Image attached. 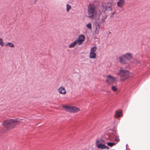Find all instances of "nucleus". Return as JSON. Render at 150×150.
<instances>
[{
    "mask_svg": "<svg viewBox=\"0 0 150 150\" xmlns=\"http://www.w3.org/2000/svg\"><path fill=\"white\" fill-rule=\"evenodd\" d=\"M98 16L97 17V19L98 20L97 22L100 24L104 23L107 18L106 14L108 12L112 10L111 3L108 2H101L98 8Z\"/></svg>",
    "mask_w": 150,
    "mask_h": 150,
    "instance_id": "obj_1",
    "label": "nucleus"
},
{
    "mask_svg": "<svg viewBox=\"0 0 150 150\" xmlns=\"http://www.w3.org/2000/svg\"><path fill=\"white\" fill-rule=\"evenodd\" d=\"M87 10L88 18L91 19H94L97 13L96 6L93 3L90 4Z\"/></svg>",
    "mask_w": 150,
    "mask_h": 150,
    "instance_id": "obj_2",
    "label": "nucleus"
},
{
    "mask_svg": "<svg viewBox=\"0 0 150 150\" xmlns=\"http://www.w3.org/2000/svg\"><path fill=\"white\" fill-rule=\"evenodd\" d=\"M19 120L18 119H8L4 122L3 125L6 128L11 129L17 125V122L19 121Z\"/></svg>",
    "mask_w": 150,
    "mask_h": 150,
    "instance_id": "obj_3",
    "label": "nucleus"
},
{
    "mask_svg": "<svg viewBox=\"0 0 150 150\" xmlns=\"http://www.w3.org/2000/svg\"><path fill=\"white\" fill-rule=\"evenodd\" d=\"M116 74L120 77L121 81H124L127 79L129 76V71L126 69L121 68L119 72Z\"/></svg>",
    "mask_w": 150,
    "mask_h": 150,
    "instance_id": "obj_4",
    "label": "nucleus"
},
{
    "mask_svg": "<svg viewBox=\"0 0 150 150\" xmlns=\"http://www.w3.org/2000/svg\"><path fill=\"white\" fill-rule=\"evenodd\" d=\"M107 136L108 137H106V140L110 139L111 140L114 138L115 141L117 142L120 141L119 136L116 133V132L113 130H110V134L107 135Z\"/></svg>",
    "mask_w": 150,
    "mask_h": 150,
    "instance_id": "obj_5",
    "label": "nucleus"
},
{
    "mask_svg": "<svg viewBox=\"0 0 150 150\" xmlns=\"http://www.w3.org/2000/svg\"><path fill=\"white\" fill-rule=\"evenodd\" d=\"M106 137H108L107 135H105L104 137H102V139H98L96 140V144L98 148L101 149L102 146L105 144V141L107 140Z\"/></svg>",
    "mask_w": 150,
    "mask_h": 150,
    "instance_id": "obj_6",
    "label": "nucleus"
},
{
    "mask_svg": "<svg viewBox=\"0 0 150 150\" xmlns=\"http://www.w3.org/2000/svg\"><path fill=\"white\" fill-rule=\"evenodd\" d=\"M62 107L66 111L70 112L76 113L80 110L79 108L76 107H70L64 105H62Z\"/></svg>",
    "mask_w": 150,
    "mask_h": 150,
    "instance_id": "obj_7",
    "label": "nucleus"
},
{
    "mask_svg": "<svg viewBox=\"0 0 150 150\" xmlns=\"http://www.w3.org/2000/svg\"><path fill=\"white\" fill-rule=\"evenodd\" d=\"M106 78V83L108 84L115 83L116 81L115 78L110 75H108Z\"/></svg>",
    "mask_w": 150,
    "mask_h": 150,
    "instance_id": "obj_8",
    "label": "nucleus"
},
{
    "mask_svg": "<svg viewBox=\"0 0 150 150\" xmlns=\"http://www.w3.org/2000/svg\"><path fill=\"white\" fill-rule=\"evenodd\" d=\"M97 47L94 46L91 48L89 55L90 58H91L94 59L96 58V54L95 52L96 51Z\"/></svg>",
    "mask_w": 150,
    "mask_h": 150,
    "instance_id": "obj_9",
    "label": "nucleus"
},
{
    "mask_svg": "<svg viewBox=\"0 0 150 150\" xmlns=\"http://www.w3.org/2000/svg\"><path fill=\"white\" fill-rule=\"evenodd\" d=\"M100 27V24L96 22L94 24L95 32L98 35L99 33V30Z\"/></svg>",
    "mask_w": 150,
    "mask_h": 150,
    "instance_id": "obj_10",
    "label": "nucleus"
},
{
    "mask_svg": "<svg viewBox=\"0 0 150 150\" xmlns=\"http://www.w3.org/2000/svg\"><path fill=\"white\" fill-rule=\"evenodd\" d=\"M122 56L125 57L128 60H130V59H132V54L129 52L123 55Z\"/></svg>",
    "mask_w": 150,
    "mask_h": 150,
    "instance_id": "obj_11",
    "label": "nucleus"
},
{
    "mask_svg": "<svg viewBox=\"0 0 150 150\" xmlns=\"http://www.w3.org/2000/svg\"><path fill=\"white\" fill-rule=\"evenodd\" d=\"M85 38L83 35H81L79 36V38L77 39L78 41L79 42V45H81L82 42L84 41Z\"/></svg>",
    "mask_w": 150,
    "mask_h": 150,
    "instance_id": "obj_12",
    "label": "nucleus"
},
{
    "mask_svg": "<svg viewBox=\"0 0 150 150\" xmlns=\"http://www.w3.org/2000/svg\"><path fill=\"white\" fill-rule=\"evenodd\" d=\"M59 92L62 94H64L66 92V90L63 87H61L58 89Z\"/></svg>",
    "mask_w": 150,
    "mask_h": 150,
    "instance_id": "obj_13",
    "label": "nucleus"
},
{
    "mask_svg": "<svg viewBox=\"0 0 150 150\" xmlns=\"http://www.w3.org/2000/svg\"><path fill=\"white\" fill-rule=\"evenodd\" d=\"M125 1L124 0H119V1L117 2L118 7L122 8L124 5Z\"/></svg>",
    "mask_w": 150,
    "mask_h": 150,
    "instance_id": "obj_14",
    "label": "nucleus"
},
{
    "mask_svg": "<svg viewBox=\"0 0 150 150\" xmlns=\"http://www.w3.org/2000/svg\"><path fill=\"white\" fill-rule=\"evenodd\" d=\"M119 61L122 64H125L127 63L126 61L122 57H119Z\"/></svg>",
    "mask_w": 150,
    "mask_h": 150,
    "instance_id": "obj_15",
    "label": "nucleus"
},
{
    "mask_svg": "<svg viewBox=\"0 0 150 150\" xmlns=\"http://www.w3.org/2000/svg\"><path fill=\"white\" fill-rule=\"evenodd\" d=\"M115 115L118 117H120L122 115V113L121 111H116L115 114Z\"/></svg>",
    "mask_w": 150,
    "mask_h": 150,
    "instance_id": "obj_16",
    "label": "nucleus"
},
{
    "mask_svg": "<svg viewBox=\"0 0 150 150\" xmlns=\"http://www.w3.org/2000/svg\"><path fill=\"white\" fill-rule=\"evenodd\" d=\"M116 143H115L114 142H107V144L108 146L110 147H112Z\"/></svg>",
    "mask_w": 150,
    "mask_h": 150,
    "instance_id": "obj_17",
    "label": "nucleus"
},
{
    "mask_svg": "<svg viewBox=\"0 0 150 150\" xmlns=\"http://www.w3.org/2000/svg\"><path fill=\"white\" fill-rule=\"evenodd\" d=\"M86 27L89 29L92 30V26L91 23H88L86 25Z\"/></svg>",
    "mask_w": 150,
    "mask_h": 150,
    "instance_id": "obj_18",
    "label": "nucleus"
},
{
    "mask_svg": "<svg viewBox=\"0 0 150 150\" xmlns=\"http://www.w3.org/2000/svg\"><path fill=\"white\" fill-rule=\"evenodd\" d=\"M8 45L10 47H14V45L11 42H8L6 45V46H7Z\"/></svg>",
    "mask_w": 150,
    "mask_h": 150,
    "instance_id": "obj_19",
    "label": "nucleus"
},
{
    "mask_svg": "<svg viewBox=\"0 0 150 150\" xmlns=\"http://www.w3.org/2000/svg\"><path fill=\"white\" fill-rule=\"evenodd\" d=\"M67 6V12H68L69 11V10L71 8V6L69 5L68 4H67L66 5Z\"/></svg>",
    "mask_w": 150,
    "mask_h": 150,
    "instance_id": "obj_20",
    "label": "nucleus"
},
{
    "mask_svg": "<svg viewBox=\"0 0 150 150\" xmlns=\"http://www.w3.org/2000/svg\"><path fill=\"white\" fill-rule=\"evenodd\" d=\"M0 45L1 46H3L5 45V44L3 42L2 39L1 38H0Z\"/></svg>",
    "mask_w": 150,
    "mask_h": 150,
    "instance_id": "obj_21",
    "label": "nucleus"
},
{
    "mask_svg": "<svg viewBox=\"0 0 150 150\" xmlns=\"http://www.w3.org/2000/svg\"><path fill=\"white\" fill-rule=\"evenodd\" d=\"M106 149L107 150H108L109 149V147L106 145H105V144H104V145H103L102 146V148L101 149Z\"/></svg>",
    "mask_w": 150,
    "mask_h": 150,
    "instance_id": "obj_22",
    "label": "nucleus"
},
{
    "mask_svg": "<svg viewBox=\"0 0 150 150\" xmlns=\"http://www.w3.org/2000/svg\"><path fill=\"white\" fill-rule=\"evenodd\" d=\"M75 46L74 45L73 43H72L69 45V47L70 48H71L74 47Z\"/></svg>",
    "mask_w": 150,
    "mask_h": 150,
    "instance_id": "obj_23",
    "label": "nucleus"
},
{
    "mask_svg": "<svg viewBox=\"0 0 150 150\" xmlns=\"http://www.w3.org/2000/svg\"><path fill=\"white\" fill-rule=\"evenodd\" d=\"M73 43L75 46V45L77 44H78L79 45V42L78 41L77 39Z\"/></svg>",
    "mask_w": 150,
    "mask_h": 150,
    "instance_id": "obj_24",
    "label": "nucleus"
},
{
    "mask_svg": "<svg viewBox=\"0 0 150 150\" xmlns=\"http://www.w3.org/2000/svg\"><path fill=\"white\" fill-rule=\"evenodd\" d=\"M111 89L113 91H116L117 90L115 86H114L111 87Z\"/></svg>",
    "mask_w": 150,
    "mask_h": 150,
    "instance_id": "obj_25",
    "label": "nucleus"
},
{
    "mask_svg": "<svg viewBox=\"0 0 150 150\" xmlns=\"http://www.w3.org/2000/svg\"><path fill=\"white\" fill-rule=\"evenodd\" d=\"M115 12H114L113 13H112V15L110 16V17H112V16L114 15L115 13Z\"/></svg>",
    "mask_w": 150,
    "mask_h": 150,
    "instance_id": "obj_26",
    "label": "nucleus"
},
{
    "mask_svg": "<svg viewBox=\"0 0 150 150\" xmlns=\"http://www.w3.org/2000/svg\"><path fill=\"white\" fill-rule=\"evenodd\" d=\"M142 62L141 61H140V62H139V63H140V64H141V63Z\"/></svg>",
    "mask_w": 150,
    "mask_h": 150,
    "instance_id": "obj_27",
    "label": "nucleus"
}]
</instances>
